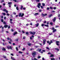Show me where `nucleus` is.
Segmentation results:
<instances>
[{"mask_svg": "<svg viewBox=\"0 0 60 60\" xmlns=\"http://www.w3.org/2000/svg\"><path fill=\"white\" fill-rule=\"evenodd\" d=\"M36 52L35 51H34L33 52V53H32V55L33 56V57L34 58L35 57V56L36 55Z\"/></svg>", "mask_w": 60, "mask_h": 60, "instance_id": "f257e3e1", "label": "nucleus"}, {"mask_svg": "<svg viewBox=\"0 0 60 60\" xmlns=\"http://www.w3.org/2000/svg\"><path fill=\"white\" fill-rule=\"evenodd\" d=\"M29 33L31 34H33V35H35V32L33 31V32L31 31H30L29 32Z\"/></svg>", "mask_w": 60, "mask_h": 60, "instance_id": "f03ea898", "label": "nucleus"}, {"mask_svg": "<svg viewBox=\"0 0 60 60\" xmlns=\"http://www.w3.org/2000/svg\"><path fill=\"white\" fill-rule=\"evenodd\" d=\"M51 30H53L52 32L53 33H55V32L56 31V29H55V28L54 27H52V29H51Z\"/></svg>", "mask_w": 60, "mask_h": 60, "instance_id": "7ed1b4c3", "label": "nucleus"}, {"mask_svg": "<svg viewBox=\"0 0 60 60\" xmlns=\"http://www.w3.org/2000/svg\"><path fill=\"white\" fill-rule=\"evenodd\" d=\"M7 48L8 49H10L12 50V47L11 46H10V45H8V46H7Z\"/></svg>", "mask_w": 60, "mask_h": 60, "instance_id": "20e7f679", "label": "nucleus"}, {"mask_svg": "<svg viewBox=\"0 0 60 60\" xmlns=\"http://www.w3.org/2000/svg\"><path fill=\"white\" fill-rule=\"evenodd\" d=\"M55 42H56V45L57 46H59V44L58 43H59V41H55Z\"/></svg>", "mask_w": 60, "mask_h": 60, "instance_id": "39448f33", "label": "nucleus"}, {"mask_svg": "<svg viewBox=\"0 0 60 60\" xmlns=\"http://www.w3.org/2000/svg\"><path fill=\"white\" fill-rule=\"evenodd\" d=\"M41 5V4L40 3H39L38 4V5L37 6V7H38V8H40V6Z\"/></svg>", "mask_w": 60, "mask_h": 60, "instance_id": "423d86ee", "label": "nucleus"}, {"mask_svg": "<svg viewBox=\"0 0 60 60\" xmlns=\"http://www.w3.org/2000/svg\"><path fill=\"white\" fill-rule=\"evenodd\" d=\"M56 17H54V19H52V20L53 21V22H55L56 21Z\"/></svg>", "mask_w": 60, "mask_h": 60, "instance_id": "0eeeda50", "label": "nucleus"}, {"mask_svg": "<svg viewBox=\"0 0 60 60\" xmlns=\"http://www.w3.org/2000/svg\"><path fill=\"white\" fill-rule=\"evenodd\" d=\"M46 39H44L43 40V44H45L46 42Z\"/></svg>", "mask_w": 60, "mask_h": 60, "instance_id": "6e6552de", "label": "nucleus"}, {"mask_svg": "<svg viewBox=\"0 0 60 60\" xmlns=\"http://www.w3.org/2000/svg\"><path fill=\"white\" fill-rule=\"evenodd\" d=\"M42 15L43 17H44V16H47V14H45V15L43 14V13H42L41 14Z\"/></svg>", "mask_w": 60, "mask_h": 60, "instance_id": "1a4fd4ad", "label": "nucleus"}, {"mask_svg": "<svg viewBox=\"0 0 60 60\" xmlns=\"http://www.w3.org/2000/svg\"><path fill=\"white\" fill-rule=\"evenodd\" d=\"M2 50H3V51H5V50H6V49H5V48H4V47L2 48Z\"/></svg>", "mask_w": 60, "mask_h": 60, "instance_id": "9d476101", "label": "nucleus"}, {"mask_svg": "<svg viewBox=\"0 0 60 60\" xmlns=\"http://www.w3.org/2000/svg\"><path fill=\"white\" fill-rule=\"evenodd\" d=\"M55 49V50H57V51L58 52L59 51V49L58 48H56Z\"/></svg>", "mask_w": 60, "mask_h": 60, "instance_id": "9b49d317", "label": "nucleus"}, {"mask_svg": "<svg viewBox=\"0 0 60 60\" xmlns=\"http://www.w3.org/2000/svg\"><path fill=\"white\" fill-rule=\"evenodd\" d=\"M53 16V15L52 14H51V15H49V16H48V18H50L51 17H52Z\"/></svg>", "mask_w": 60, "mask_h": 60, "instance_id": "f8f14e48", "label": "nucleus"}, {"mask_svg": "<svg viewBox=\"0 0 60 60\" xmlns=\"http://www.w3.org/2000/svg\"><path fill=\"white\" fill-rule=\"evenodd\" d=\"M22 14V13H19V16L20 17H21V15Z\"/></svg>", "mask_w": 60, "mask_h": 60, "instance_id": "ddd939ff", "label": "nucleus"}, {"mask_svg": "<svg viewBox=\"0 0 60 60\" xmlns=\"http://www.w3.org/2000/svg\"><path fill=\"white\" fill-rule=\"evenodd\" d=\"M17 33L18 32H15V33H14L13 34V35H15L17 34Z\"/></svg>", "mask_w": 60, "mask_h": 60, "instance_id": "4468645a", "label": "nucleus"}, {"mask_svg": "<svg viewBox=\"0 0 60 60\" xmlns=\"http://www.w3.org/2000/svg\"><path fill=\"white\" fill-rule=\"evenodd\" d=\"M37 15H39V13H35V14H34L35 16H36Z\"/></svg>", "mask_w": 60, "mask_h": 60, "instance_id": "2eb2a0df", "label": "nucleus"}, {"mask_svg": "<svg viewBox=\"0 0 60 60\" xmlns=\"http://www.w3.org/2000/svg\"><path fill=\"white\" fill-rule=\"evenodd\" d=\"M4 27L5 28H7L8 27V25H5L4 26Z\"/></svg>", "mask_w": 60, "mask_h": 60, "instance_id": "dca6fc26", "label": "nucleus"}, {"mask_svg": "<svg viewBox=\"0 0 60 60\" xmlns=\"http://www.w3.org/2000/svg\"><path fill=\"white\" fill-rule=\"evenodd\" d=\"M23 7L22 6H21L20 10H22V9H23Z\"/></svg>", "mask_w": 60, "mask_h": 60, "instance_id": "f3484780", "label": "nucleus"}, {"mask_svg": "<svg viewBox=\"0 0 60 60\" xmlns=\"http://www.w3.org/2000/svg\"><path fill=\"white\" fill-rule=\"evenodd\" d=\"M39 25V23H37V24H36V27H38Z\"/></svg>", "mask_w": 60, "mask_h": 60, "instance_id": "a211bd4d", "label": "nucleus"}, {"mask_svg": "<svg viewBox=\"0 0 60 60\" xmlns=\"http://www.w3.org/2000/svg\"><path fill=\"white\" fill-rule=\"evenodd\" d=\"M26 35H28L29 34V33L28 32H26Z\"/></svg>", "mask_w": 60, "mask_h": 60, "instance_id": "6ab92c4d", "label": "nucleus"}, {"mask_svg": "<svg viewBox=\"0 0 60 60\" xmlns=\"http://www.w3.org/2000/svg\"><path fill=\"white\" fill-rule=\"evenodd\" d=\"M8 4H9V5H11V4H12V2H9L8 3Z\"/></svg>", "mask_w": 60, "mask_h": 60, "instance_id": "aec40b11", "label": "nucleus"}, {"mask_svg": "<svg viewBox=\"0 0 60 60\" xmlns=\"http://www.w3.org/2000/svg\"><path fill=\"white\" fill-rule=\"evenodd\" d=\"M11 1L12 0H10ZM13 1L15 2H18V0H12Z\"/></svg>", "mask_w": 60, "mask_h": 60, "instance_id": "412c9836", "label": "nucleus"}, {"mask_svg": "<svg viewBox=\"0 0 60 60\" xmlns=\"http://www.w3.org/2000/svg\"><path fill=\"white\" fill-rule=\"evenodd\" d=\"M54 56V55L53 54H51L50 56L51 57H53Z\"/></svg>", "mask_w": 60, "mask_h": 60, "instance_id": "4be33fe9", "label": "nucleus"}, {"mask_svg": "<svg viewBox=\"0 0 60 60\" xmlns=\"http://www.w3.org/2000/svg\"><path fill=\"white\" fill-rule=\"evenodd\" d=\"M51 60H55V59L53 58H51Z\"/></svg>", "mask_w": 60, "mask_h": 60, "instance_id": "5701e85b", "label": "nucleus"}, {"mask_svg": "<svg viewBox=\"0 0 60 60\" xmlns=\"http://www.w3.org/2000/svg\"><path fill=\"white\" fill-rule=\"evenodd\" d=\"M42 4L43 6H45V4L44 3H42Z\"/></svg>", "mask_w": 60, "mask_h": 60, "instance_id": "b1692460", "label": "nucleus"}, {"mask_svg": "<svg viewBox=\"0 0 60 60\" xmlns=\"http://www.w3.org/2000/svg\"><path fill=\"white\" fill-rule=\"evenodd\" d=\"M44 26H46V27H49V25H46V24H45L44 25Z\"/></svg>", "mask_w": 60, "mask_h": 60, "instance_id": "393cba45", "label": "nucleus"}, {"mask_svg": "<svg viewBox=\"0 0 60 60\" xmlns=\"http://www.w3.org/2000/svg\"><path fill=\"white\" fill-rule=\"evenodd\" d=\"M18 53H20V54H22L23 52H22L19 51L18 52Z\"/></svg>", "mask_w": 60, "mask_h": 60, "instance_id": "a878e982", "label": "nucleus"}, {"mask_svg": "<svg viewBox=\"0 0 60 60\" xmlns=\"http://www.w3.org/2000/svg\"><path fill=\"white\" fill-rule=\"evenodd\" d=\"M50 24L51 25H53V24L52 23V22H50Z\"/></svg>", "mask_w": 60, "mask_h": 60, "instance_id": "bb28decb", "label": "nucleus"}, {"mask_svg": "<svg viewBox=\"0 0 60 60\" xmlns=\"http://www.w3.org/2000/svg\"><path fill=\"white\" fill-rule=\"evenodd\" d=\"M24 15V14L23 13H22L21 15V17H22Z\"/></svg>", "mask_w": 60, "mask_h": 60, "instance_id": "cd10ccee", "label": "nucleus"}, {"mask_svg": "<svg viewBox=\"0 0 60 60\" xmlns=\"http://www.w3.org/2000/svg\"><path fill=\"white\" fill-rule=\"evenodd\" d=\"M4 2V0H2L1 1L0 3H3V2Z\"/></svg>", "mask_w": 60, "mask_h": 60, "instance_id": "c85d7f7f", "label": "nucleus"}, {"mask_svg": "<svg viewBox=\"0 0 60 60\" xmlns=\"http://www.w3.org/2000/svg\"><path fill=\"white\" fill-rule=\"evenodd\" d=\"M16 9L17 10H19V7H16Z\"/></svg>", "mask_w": 60, "mask_h": 60, "instance_id": "c756f323", "label": "nucleus"}, {"mask_svg": "<svg viewBox=\"0 0 60 60\" xmlns=\"http://www.w3.org/2000/svg\"><path fill=\"white\" fill-rule=\"evenodd\" d=\"M16 49L17 51H18V50H19L18 49V48L17 47H16Z\"/></svg>", "mask_w": 60, "mask_h": 60, "instance_id": "7c9ffc66", "label": "nucleus"}, {"mask_svg": "<svg viewBox=\"0 0 60 60\" xmlns=\"http://www.w3.org/2000/svg\"><path fill=\"white\" fill-rule=\"evenodd\" d=\"M3 11H6V9H3Z\"/></svg>", "mask_w": 60, "mask_h": 60, "instance_id": "2f4dec72", "label": "nucleus"}, {"mask_svg": "<svg viewBox=\"0 0 60 60\" xmlns=\"http://www.w3.org/2000/svg\"><path fill=\"white\" fill-rule=\"evenodd\" d=\"M3 24H4V25H6V22H3Z\"/></svg>", "mask_w": 60, "mask_h": 60, "instance_id": "473e14b6", "label": "nucleus"}, {"mask_svg": "<svg viewBox=\"0 0 60 60\" xmlns=\"http://www.w3.org/2000/svg\"><path fill=\"white\" fill-rule=\"evenodd\" d=\"M9 40H10V41H11V42L12 41V39H11V38H10Z\"/></svg>", "mask_w": 60, "mask_h": 60, "instance_id": "72a5a7b5", "label": "nucleus"}, {"mask_svg": "<svg viewBox=\"0 0 60 60\" xmlns=\"http://www.w3.org/2000/svg\"><path fill=\"white\" fill-rule=\"evenodd\" d=\"M2 14H3V15H6V14L5 13H3Z\"/></svg>", "mask_w": 60, "mask_h": 60, "instance_id": "f704fd0d", "label": "nucleus"}, {"mask_svg": "<svg viewBox=\"0 0 60 60\" xmlns=\"http://www.w3.org/2000/svg\"><path fill=\"white\" fill-rule=\"evenodd\" d=\"M46 48L47 49H48L49 50H50V49H49V48L48 47H46Z\"/></svg>", "mask_w": 60, "mask_h": 60, "instance_id": "c9c22d12", "label": "nucleus"}, {"mask_svg": "<svg viewBox=\"0 0 60 60\" xmlns=\"http://www.w3.org/2000/svg\"><path fill=\"white\" fill-rule=\"evenodd\" d=\"M36 1L37 2H40V0H36Z\"/></svg>", "mask_w": 60, "mask_h": 60, "instance_id": "e433bc0d", "label": "nucleus"}, {"mask_svg": "<svg viewBox=\"0 0 60 60\" xmlns=\"http://www.w3.org/2000/svg\"><path fill=\"white\" fill-rule=\"evenodd\" d=\"M41 49H40L39 50V52H40L41 53Z\"/></svg>", "mask_w": 60, "mask_h": 60, "instance_id": "4c0bfd02", "label": "nucleus"}, {"mask_svg": "<svg viewBox=\"0 0 60 60\" xmlns=\"http://www.w3.org/2000/svg\"><path fill=\"white\" fill-rule=\"evenodd\" d=\"M28 45L29 46H30L31 45V44H28Z\"/></svg>", "mask_w": 60, "mask_h": 60, "instance_id": "58836bf2", "label": "nucleus"}, {"mask_svg": "<svg viewBox=\"0 0 60 60\" xmlns=\"http://www.w3.org/2000/svg\"><path fill=\"white\" fill-rule=\"evenodd\" d=\"M15 41H19V39H15Z\"/></svg>", "mask_w": 60, "mask_h": 60, "instance_id": "ea45409f", "label": "nucleus"}, {"mask_svg": "<svg viewBox=\"0 0 60 60\" xmlns=\"http://www.w3.org/2000/svg\"><path fill=\"white\" fill-rule=\"evenodd\" d=\"M44 24H42L41 25V26H44Z\"/></svg>", "mask_w": 60, "mask_h": 60, "instance_id": "a19ab883", "label": "nucleus"}, {"mask_svg": "<svg viewBox=\"0 0 60 60\" xmlns=\"http://www.w3.org/2000/svg\"><path fill=\"white\" fill-rule=\"evenodd\" d=\"M1 21L2 22H3L4 21V20L3 19H1Z\"/></svg>", "mask_w": 60, "mask_h": 60, "instance_id": "79ce46f5", "label": "nucleus"}, {"mask_svg": "<svg viewBox=\"0 0 60 60\" xmlns=\"http://www.w3.org/2000/svg\"><path fill=\"white\" fill-rule=\"evenodd\" d=\"M10 54L11 56H14V55L12 53H11Z\"/></svg>", "mask_w": 60, "mask_h": 60, "instance_id": "37998d69", "label": "nucleus"}, {"mask_svg": "<svg viewBox=\"0 0 60 60\" xmlns=\"http://www.w3.org/2000/svg\"><path fill=\"white\" fill-rule=\"evenodd\" d=\"M47 10H49V7H47Z\"/></svg>", "mask_w": 60, "mask_h": 60, "instance_id": "c03bdc74", "label": "nucleus"}, {"mask_svg": "<svg viewBox=\"0 0 60 60\" xmlns=\"http://www.w3.org/2000/svg\"><path fill=\"white\" fill-rule=\"evenodd\" d=\"M25 48H23L22 49V50L23 51H24V50H25Z\"/></svg>", "mask_w": 60, "mask_h": 60, "instance_id": "a18cd8bd", "label": "nucleus"}, {"mask_svg": "<svg viewBox=\"0 0 60 60\" xmlns=\"http://www.w3.org/2000/svg\"><path fill=\"white\" fill-rule=\"evenodd\" d=\"M59 27V26H56L55 27L56 28H57V27Z\"/></svg>", "mask_w": 60, "mask_h": 60, "instance_id": "49530a36", "label": "nucleus"}, {"mask_svg": "<svg viewBox=\"0 0 60 60\" xmlns=\"http://www.w3.org/2000/svg\"><path fill=\"white\" fill-rule=\"evenodd\" d=\"M39 12H41V11H42V10H41V9H40L39 10Z\"/></svg>", "mask_w": 60, "mask_h": 60, "instance_id": "de8ad7c7", "label": "nucleus"}, {"mask_svg": "<svg viewBox=\"0 0 60 60\" xmlns=\"http://www.w3.org/2000/svg\"><path fill=\"white\" fill-rule=\"evenodd\" d=\"M41 57V56H38V58L39 59V58H40Z\"/></svg>", "mask_w": 60, "mask_h": 60, "instance_id": "09e8293b", "label": "nucleus"}, {"mask_svg": "<svg viewBox=\"0 0 60 60\" xmlns=\"http://www.w3.org/2000/svg\"><path fill=\"white\" fill-rule=\"evenodd\" d=\"M41 9H43V7L42 6H41Z\"/></svg>", "mask_w": 60, "mask_h": 60, "instance_id": "8fccbe9b", "label": "nucleus"}, {"mask_svg": "<svg viewBox=\"0 0 60 60\" xmlns=\"http://www.w3.org/2000/svg\"><path fill=\"white\" fill-rule=\"evenodd\" d=\"M26 8H23V10H25L26 9Z\"/></svg>", "mask_w": 60, "mask_h": 60, "instance_id": "3c124183", "label": "nucleus"}, {"mask_svg": "<svg viewBox=\"0 0 60 60\" xmlns=\"http://www.w3.org/2000/svg\"><path fill=\"white\" fill-rule=\"evenodd\" d=\"M47 25H49V22H47Z\"/></svg>", "mask_w": 60, "mask_h": 60, "instance_id": "603ef678", "label": "nucleus"}, {"mask_svg": "<svg viewBox=\"0 0 60 60\" xmlns=\"http://www.w3.org/2000/svg\"><path fill=\"white\" fill-rule=\"evenodd\" d=\"M50 9H53V8L52 7H50L49 8Z\"/></svg>", "mask_w": 60, "mask_h": 60, "instance_id": "864d4df0", "label": "nucleus"}, {"mask_svg": "<svg viewBox=\"0 0 60 60\" xmlns=\"http://www.w3.org/2000/svg\"><path fill=\"white\" fill-rule=\"evenodd\" d=\"M10 38H7V40H10Z\"/></svg>", "mask_w": 60, "mask_h": 60, "instance_id": "5fc2aeb1", "label": "nucleus"}, {"mask_svg": "<svg viewBox=\"0 0 60 60\" xmlns=\"http://www.w3.org/2000/svg\"><path fill=\"white\" fill-rule=\"evenodd\" d=\"M6 11V13H8V11L7 10Z\"/></svg>", "mask_w": 60, "mask_h": 60, "instance_id": "6e6d98bb", "label": "nucleus"}, {"mask_svg": "<svg viewBox=\"0 0 60 60\" xmlns=\"http://www.w3.org/2000/svg\"><path fill=\"white\" fill-rule=\"evenodd\" d=\"M39 44H40V45H41V46H42V44L41 43H39Z\"/></svg>", "mask_w": 60, "mask_h": 60, "instance_id": "4d7b16f0", "label": "nucleus"}, {"mask_svg": "<svg viewBox=\"0 0 60 60\" xmlns=\"http://www.w3.org/2000/svg\"><path fill=\"white\" fill-rule=\"evenodd\" d=\"M22 33H23V34H25V32H24V31L23 30H22Z\"/></svg>", "mask_w": 60, "mask_h": 60, "instance_id": "13d9d810", "label": "nucleus"}, {"mask_svg": "<svg viewBox=\"0 0 60 60\" xmlns=\"http://www.w3.org/2000/svg\"><path fill=\"white\" fill-rule=\"evenodd\" d=\"M46 21H45L44 22V23H45V24H46Z\"/></svg>", "mask_w": 60, "mask_h": 60, "instance_id": "bf43d9fd", "label": "nucleus"}, {"mask_svg": "<svg viewBox=\"0 0 60 60\" xmlns=\"http://www.w3.org/2000/svg\"><path fill=\"white\" fill-rule=\"evenodd\" d=\"M54 10H56V7H54L53 8Z\"/></svg>", "mask_w": 60, "mask_h": 60, "instance_id": "052dcab7", "label": "nucleus"}, {"mask_svg": "<svg viewBox=\"0 0 60 60\" xmlns=\"http://www.w3.org/2000/svg\"><path fill=\"white\" fill-rule=\"evenodd\" d=\"M8 29L10 28V26H8Z\"/></svg>", "mask_w": 60, "mask_h": 60, "instance_id": "680f3d73", "label": "nucleus"}, {"mask_svg": "<svg viewBox=\"0 0 60 60\" xmlns=\"http://www.w3.org/2000/svg\"><path fill=\"white\" fill-rule=\"evenodd\" d=\"M49 41H47V43L48 44L49 43Z\"/></svg>", "mask_w": 60, "mask_h": 60, "instance_id": "e2e57ef3", "label": "nucleus"}, {"mask_svg": "<svg viewBox=\"0 0 60 60\" xmlns=\"http://www.w3.org/2000/svg\"><path fill=\"white\" fill-rule=\"evenodd\" d=\"M11 31H12V32H13V31H14V30H13V29H11Z\"/></svg>", "mask_w": 60, "mask_h": 60, "instance_id": "0e129e2a", "label": "nucleus"}, {"mask_svg": "<svg viewBox=\"0 0 60 60\" xmlns=\"http://www.w3.org/2000/svg\"><path fill=\"white\" fill-rule=\"evenodd\" d=\"M4 58H6V56H4Z\"/></svg>", "mask_w": 60, "mask_h": 60, "instance_id": "69168bd1", "label": "nucleus"}, {"mask_svg": "<svg viewBox=\"0 0 60 60\" xmlns=\"http://www.w3.org/2000/svg\"><path fill=\"white\" fill-rule=\"evenodd\" d=\"M25 38H26L25 37H23V39H25Z\"/></svg>", "mask_w": 60, "mask_h": 60, "instance_id": "338daca9", "label": "nucleus"}, {"mask_svg": "<svg viewBox=\"0 0 60 60\" xmlns=\"http://www.w3.org/2000/svg\"><path fill=\"white\" fill-rule=\"evenodd\" d=\"M34 60H37V59H36L35 58H34Z\"/></svg>", "mask_w": 60, "mask_h": 60, "instance_id": "774afa93", "label": "nucleus"}]
</instances>
